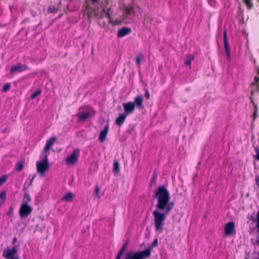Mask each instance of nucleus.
I'll use <instances>...</instances> for the list:
<instances>
[{
  "label": "nucleus",
  "instance_id": "nucleus-1",
  "mask_svg": "<svg viewBox=\"0 0 259 259\" xmlns=\"http://www.w3.org/2000/svg\"><path fill=\"white\" fill-rule=\"evenodd\" d=\"M155 196L157 199V203L155 206L156 209L152 212L154 229L156 232L161 233L166 215L171 210L174 203H168L170 198V194L164 186L158 187Z\"/></svg>",
  "mask_w": 259,
  "mask_h": 259
},
{
  "label": "nucleus",
  "instance_id": "nucleus-2",
  "mask_svg": "<svg viewBox=\"0 0 259 259\" xmlns=\"http://www.w3.org/2000/svg\"><path fill=\"white\" fill-rule=\"evenodd\" d=\"M150 255V249L147 248L145 250L140 251L127 252L123 259H144L145 258L149 257Z\"/></svg>",
  "mask_w": 259,
  "mask_h": 259
},
{
  "label": "nucleus",
  "instance_id": "nucleus-3",
  "mask_svg": "<svg viewBox=\"0 0 259 259\" xmlns=\"http://www.w3.org/2000/svg\"><path fill=\"white\" fill-rule=\"evenodd\" d=\"M49 160L48 154L44 155L43 160L36 162V169L37 172L41 176L49 170Z\"/></svg>",
  "mask_w": 259,
  "mask_h": 259
},
{
  "label": "nucleus",
  "instance_id": "nucleus-4",
  "mask_svg": "<svg viewBox=\"0 0 259 259\" xmlns=\"http://www.w3.org/2000/svg\"><path fill=\"white\" fill-rule=\"evenodd\" d=\"M84 13L88 16V20L91 21V19L94 16H96L98 19H102L103 18V15L102 14H98L96 12L95 9L91 7L90 4L86 1L84 8Z\"/></svg>",
  "mask_w": 259,
  "mask_h": 259
},
{
  "label": "nucleus",
  "instance_id": "nucleus-5",
  "mask_svg": "<svg viewBox=\"0 0 259 259\" xmlns=\"http://www.w3.org/2000/svg\"><path fill=\"white\" fill-rule=\"evenodd\" d=\"M3 256L6 259H19L16 246L5 249L3 252Z\"/></svg>",
  "mask_w": 259,
  "mask_h": 259
},
{
  "label": "nucleus",
  "instance_id": "nucleus-6",
  "mask_svg": "<svg viewBox=\"0 0 259 259\" xmlns=\"http://www.w3.org/2000/svg\"><path fill=\"white\" fill-rule=\"evenodd\" d=\"M80 155V150L79 149H74L72 153L69 155L66 159L65 164L67 165H73L77 161L78 158Z\"/></svg>",
  "mask_w": 259,
  "mask_h": 259
},
{
  "label": "nucleus",
  "instance_id": "nucleus-7",
  "mask_svg": "<svg viewBox=\"0 0 259 259\" xmlns=\"http://www.w3.org/2000/svg\"><path fill=\"white\" fill-rule=\"evenodd\" d=\"M32 211V207L26 203H22L20 206L19 214L21 218H27Z\"/></svg>",
  "mask_w": 259,
  "mask_h": 259
},
{
  "label": "nucleus",
  "instance_id": "nucleus-8",
  "mask_svg": "<svg viewBox=\"0 0 259 259\" xmlns=\"http://www.w3.org/2000/svg\"><path fill=\"white\" fill-rule=\"evenodd\" d=\"M95 114V111L91 108L86 107L83 112H79L78 114V121L81 122L85 120Z\"/></svg>",
  "mask_w": 259,
  "mask_h": 259
},
{
  "label": "nucleus",
  "instance_id": "nucleus-9",
  "mask_svg": "<svg viewBox=\"0 0 259 259\" xmlns=\"http://www.w3.org/2000/svg\"><path fill=\"white\" fill-rule=\"evenodd\" d=\"M57 140V137L53 136L49 138V139L47 141L45 146L43 149L42 154H48V155L49 154V151L52 148Z\"/></svg>",
  "mask_w": 259,
  "mask_h": 259
},
{
  "label": "nucleus",
  "instance_id": "nucleus-10",
  "mask_svg": "<svg viewBox=\"0 0 259 259\" xmlns=\"http://www.w3.org/2000/svg\"><path fill=\"white\" fill-rule=\"evenodd\" d=\"M122 106L124 108L123 113L127 116L132 114L135 110V103L133 102L130 101L127 103H124L122 104Z\"/></svg>",
  "mask_w": 259,
  "mask_h": 259
},
{
  "label": "nucleus",
  "instance_id": "nucleus-11",
  "mask_svg": "<svg viewBox=\"0 0 259 259\" xmlns=\"http://www.w3.org/2000/svg\"><path fill=\"white\" fill-rule=\"evenodd\" d=\"M225 234L226 236H231L235 234V223L233 222H229L225 225Z\"/></svg>",
  "mask_w": 259,
  "mask_h": 259
},
{
  "label": "nucleus",
  "instance_id": "nucleus-12",
  "mask_svg": "<svg viewBox=\"0 0 259 259\" xmlns=\"http://www.w3.org/2000/svg\"><path fill=\"white\" fill-rule=\"evenodd\" d=\"M28 69V68L26 65L19 63L16 65L12 66L11 68L10 72L11 73H14L16 72H21Z\"/></svg>",
  "mask_w": 259,
  "mask_h": 259
},
{
  "label": "nucleus",
  "instance_id": "nucleus-13",
  "mask_svg": "<svg viewBox=\"0 0 259 259\" xmlns=\"http://www.w3.org/2000/svg\"><path fill=\"white\" fill-rule=\"evenodd\" d=\"M223 39H224V47L225 49V52L226 54V56L228 59L230 58L231 57V51L229 47V45L228 41L227 32L226 30H224L223 34Z\"/></svg>",
  "mask_w": 259,
  "mask_h": 259
},
{
  "label": "nucleus",
  "instance_id": "nucleus-14",
  "mask_svg": "<svg viewBox=\"0 0 259 259\" xmlns=\"http://www.w3.org/2000/svg\"><path fill=\"white\" fill-rule=\"evenodd\" d=\"M143 97L141 95H138L134 99L135 107L136 106L138 109H141L144 108L143 105Z\"/></svg>",
  "mask_w": 259,
  "mask_h": 259
},
{
  "label": "nucleus",
  "instance_id": "nucleus-15",
  "mask_svg": "<svg viewBox=\"0 0 259 259\" xmlns=\"http://www.w3.org/2000/svg\"><path fill=\"white\" fill-rule=\"evenodd\" d=\"M131 32V29L130 27H124L119 29L117 32V36L118 37H122L125 35L130 34Z\"/></svg>",
  "mask_w": 259,
  "mask_h": 259
},
{
  "label": "nucleus",
  "instance_id": "nucleus-16",
  "mask_svg": "<svg viewBox=\"0 0 259 259\" xmlns=\"http://www.w3.org/2000/svg\"><path fill=\"white\" fill-rule=\"evenodd\" d=\"M127 115L124 114L123 113L119 114L118 117L115 120V124L118 127H121L124 123Z\"/></svg>",
  "mask_w": 259,
  "mask_h": 259
},
{
  "label": "nucleus",
  "instance_id": "nucleus-17",
  "mask_svg": "<svg viewBox=\"0 0 259 259\" xmlns=\"http://www.w3.org/2000/svg\"><path fill=\"white\" fill-rule=\"evenodd\" d=\"M108 131H109V125H108V124H107L104 126V130L101 131L100 133V135H99V140L101 142H103L105 140L106 136H107V135L108 132Z\"/></svg>",
  "mask_w": 259,
  "mask_h": 259
},
{
  "label": "nucleus",
  "instance_id": "nucleus-18",
  "mask_svg": "<svg viewBox=\"0 0 259 259\" xmlns=\"http://www.w3.org/2000/svg\"><path fill=\"white\" fill-rule=\"evenodd\" d=\"M113 12V11L111 9V8H103L102 10V12L101 14L103 15V17H104V14L105 15V17H107L109 19V22L111 23V18L110 17V14Z\"/></svg>",
  "mask_w": 259,
  "mask_h": 259
},
{
  "label": "nucleus",
  "instance_id": "nucleus-19",
  "mask_svg": "<svg viewBox=\"0 0 259 259\" xmlns=\"http://www.w3.org/2000/svg\"><path fill=\"white\" fill-rule=\"evenodd\" d=\"M128 241H126L123 243L122 245L121 248L120 249L119 251H118L115 259H120L121 257L124 252V251L126 250L127 246L128 245Z\"/></svg>",
  "mask_w": 259,
  "mask_h": 259
},
{
  "label": "nucleus",
  "instance_id": "nucleus-20",
  "mask_svg": "<svg viewBox=\"0 0 259 259\" xmlns=\"http://www.w3.org/2000/svg\"><path fill=\"white\" fill-rule=\"evenodd\" d=\"M73 195L72 192H69L66 193L62 198V201L67 202H71L72 201Z\"/></svg>",
  "mask_w": 259,
  "mask_h": 259
},
{
  "label": "nucleus",
  "instance_id": "nucleus-21",
  "mask_svg": "<svg viewBox=\"0 0 259 259\" xmlns=\"http://www.w3.org/2000/svg\"><path fill=\"white\" fill-rule=\"evenodd\" d=\"M124 11L125 12V15L126 16H128L134 13V9L133 6H130L124 8Z\"/></svg>",
  "mask_w": 259,
  "mask_h": 259
},
{
  "label": "nucleus",
  "instance_id": "nucleus-22",
  "mask_svg": "<svg viewBox=\"0 0 259 259\" xmlns=\"http://www.w3.org/2000/svg\"><path fill=\"white\" fill-rule=\"evenodd\" d=\"M120 170V166L117 160H114L113 162V171L116 174L119 172Z\"/></svg>",
  "mask_w": 259,
  "mask_h": 259
},
{
  "label": "nucleus",
  "instance_id": "nucleus-23",
  "mask_svg": "<svg viewBox=\"0 0 259 259\" xmlns=\"http://www.w3.org/2000/svg\"><path fill=\"white\" fill-rule=\"evenodd\" d=\"M6 200V192L5 190L2 191L0 193V206L4 203Z\"/></svg>",
  "mask_w": 259,
  "mask_h": 259
},
{
  "label": "nucleus",
  "instance_id": "nucleus-24",
  "mask_svg": "<svg viewBox=\"0 0 259 259\" xmlns=\"http://www.w3.org/2000/svg\"><path fill=\"white\" fill-rule=\"evenodd\" d=\"M31 201V198L30 194L28 192H26L24 194V197L22 203H26L28 204Z\"/></svg>",
  "mask_w": 259,
  "mask_h": 259
},
{
  "label": "nucleus",
  "instance_id": "nucleus-25",
  "mask_svg": "<svg viewBox=\"0 0 259 259\" xmlns=\"http://www.w3.org/2000/svg\"><path fill=\"white\" fill-rule=\"evenodd\" d=\"M24 167V162L22 161H19L17 162L16 164V168L17 171H21Z\"/></svg>",
  "mask_w": 259,
  "mask_h": 259
},
{
  "label": "nucleus",
  "instance_id": "nucleus-26",
  "mask_svg": "<svg viewBox=\"0 0 259 259\" xmlns=\"http://www.w3.org/2000/svg\"><path fill=\"white\" fill-rule=\"evenodd\" d=\"M194 58L192 55H188L185 62L187 66H191V62L194 60Z\"/></svg>",
  "mask_w": 259,
  "mask_h": 259
},
{
  "label": "nucleus",
  "instance_id": "nucleus-27",
  "mask_svg": "<svg viewBox=\"0 0 259 259\" xmlns=\"http://www.w3.org/2000/svg\"><path fill=\"white\" fill-rule=\"evenodd\" d=\"M35 178V175H34L32 177L31 179L29 180V183H28V180H26L24 184V189H25V187H26V188H27L29 187L30 186H31L32 184L33 181L34 180Z\"/></svg>",
  "mask_w": 259,
  "mask_h": 259
},
{
  "label": "nucleus",
  "instance_id": "nucleus-28",
  "mask_svg": "<svg viewBox=\"0 0 259 259\" xmlns=\"http://www.w3.org/2000/svg\"><path fill=\"white\" fill-rule=\"evenodd\" d=\"M243 3L246 6L248 10H251L253 8V4L251 0H243Z\"/></svg>",
  "mask_w": 259,
  "mask_h": 259
},
{
  "label": "nucleus",
  "instance_id": "nucleus-29",
  "mask_svg": "<svg viewBox=\"0 0 259 259\" xmlns=\"http://www.w3.org/2000/svg\"><path fill=\"white\" fill-rule=\"evenodd\" d=\"M100 189L98 185H96L94 193L95 195V197L99 199H100V198H101V196L100 195Z\"/></svg>",
  "mask_w": 259,
  "mask_h": 259
},
{
  "label": "nucleus",
  "instance_id": "nucleus-30",
  "mask_svg": "<svg viewBox=\"0 0 259 259\" xmlns=\"http://www.w3.org/2000/svg\"><path fill=\"white\" fill-rule=\"evenodd\" d=\"M41 90L38 89L31 95L30 98L31 99H34L35 98H36L38 96L40 95L41 94Z\"/></svg>",
  "mask_w": 259,
  "mask_h": 259
},
{
  "label": "nucleus",
  "instance_id": "nucleus-31",
  "mask_svg": "<svg viewBox=\"0 0 259 259\" xmlns=\"http://www.w3.org/2000/svg\"><path fill=\"white\" fill-rule=\"evenodd\" d=\"M58 11V9L55 6H50L48 8L49 13H55Z\"/></svg>",
  "mask_w": 259,
  "mask_h": 259
},
{
  "label": "nucleus",
  "instance_id": "nucleus-32",
  "mask_svg": "<svg viewBox=\"0 0 259 259\" xmlns=\"http://www.w3.org/2000/svg\"><path fill=\"white\" fill-rule=\"evenodd\" d=\"M142 58H144V56L141 54H138L136 57V63L139 67L141 66V60Z\"/></svg>",
  "mask_w": 259,
  "mask_h": 259
},
{
  "label": "nucleus",
  "instance_id": "nucleus-33",
  "mask_svg": "<svg viewBox=\"0 0 259 259\" xmlns=\"http://www.w3.org/2000/svg\"><path fill=\"white\" fill-rule=\"evenodd\" d=\"M11 85L10 83H6L3 87L2 91L3 92H6L8 91L11 88Z\"/></svg>",
  "mask_w": 259,
  "mask_h": 259
},
{
  "label": "nucleus",
  "instance_id": "nucleus-34",
  "mask_svg": "<svg viewBox=\"0 0 259 259\" xmlns=\"http://www.w3.org/2000/svg\"><path fill=\"white\" fill-rule=\"evenodd\" d=\"M7 180V176L5 175L0 177V186L5 183Z\"/></svg>",
  "mask_w": 259,
  "mask_h": 259
},
{
  "label": "nucleus",
  "instance_id": "nucleus-35",
  "mask_svg": "<svg viewBox=\"0 0 259 259\" xmlns=\"http://www.w3.org/2000/svg\"><path fill=\"white\" fill-rule=\"evenodd\" d=\"M158 244V239L156 238L155 239L153 243H152L150 247H148V248H150V250L151 251L152 249L155 246H157Z\"/></svg>",
  "mask_w": 259,
  "mask_h": 259
},
{
  "label": "nucleus",
  "instance_id": "nucleus-36",
  "mask_svg": "<svg viewBox=\"0 0 259 259\" xmlns=\"http://www.w3.org/2000/svg\"><path fill=\"white\" fill-rule=\"evenodd\" d=\"M256 222V228L259 229V210L256 213V220L255 221Z\"/></svg>",
  "mask_w": 259,
  "mask_h": 259
},
{
  "label": "nucleus",
  "instance_id": "nucleus-37",
  "mask_svg": "<svg viewBox=\"0 0 259 259\" xmlns=\"http://www.w3.org/2000/svg\"><path fill=\"white\" fill-rule=\"evenodd\" d=\"M145 97L147 99H149V98H150V94H149V92L148 91V90L147 89H145Z\"/></svg>",
  "mask_w": 259,
  "mask_h": 259
},
{
  "label": "nucleus",
  "instance_id": "nucleus-38",
  "mask_svg": "<svg viewBox=\"0 0 259 259\" xmlns=\"http://www.w3.org/2000/svg\"><path fill=\"white\" fill-rule=\"evenodd\" d=\"M254 108H253V112H258V107L256 104H255L253 105Z\"/></svg>",
  "mask_w": 259,
  "mask_h": 259
},
{
  "label": "nucleus",
  "instance_id": "nucleus-39",
  "mask_svg": "<svg viewBox=\"0 0 259 259\" xmlns=\"http://www.w3.org/2000/svg\"><path fill=\"white\" fill-rule=\"evenodd\" d=\"M252 115L253 116V121H255L257 116V112H253Z\"/></svg>",
  "mask_w": 259,
  "mask_h": 259
},
{
  "label": "nucleus",
  "instance_id": "nucleus-40",
  "mask_svg": "<svg viewBox=\"0 0 259 259\" xmlns=\"http://www.w3.org/2000/svg\"><path fill=\"white\" fill-rule=\"evenodd\" d=\"M17 241V239L16 237L13 238V241H12V244L14 245V246H16L15 244Z\"/></svg>",
  "mask_w": 259,
  "mask_h": 259
},
{
  "label": "nucleus",
  "instance_id": "nucleus-41",
  "mask_svg": "<svg viewBox=\"0 0 259 259\" xmlns=\"http://www.w3.org/2000/svg\"><path fill=\"white\" fill-rule=\"evenodd\" d=\"M249 100H250L251 103H252L253 105L255 104L254 102L253 98L252 97H250L249 98Z\"/></svg>",
  "mask_w": 259,
  "mask_h": 259
},
{
  "label": "nucleus",
  "instance_id": "nucleus-42",
  "mask_svg": "<svg viewBox=\"0 0 259 259\" xmlns=\"http://www.w3.org/2000/svg\"><path fill=\"white\" fill-rule=\"evenodd\" d=\"M254 80H255L256 83H258L259 82V77L255 76Z\"/></svg>",
  "mask_w": 259,
  "mask_h": 259
},
{
  "label": "nucleus",
  "instance_id": "nucleus-43",
  "mask_svg": "<svg viewBox=\"0 0 259 259\" xmlns=\"http://www.w3.org/2000/svg\"><path fill=\"white\" fill-rule=\"evenodd\" d=\"M93 4L97 3L99 0H90Z\"/></svg>",
  "mask_w": 259,
  "mask_h": 259
},
{
  "label": "nucleus",
  "instance_id": "nucleus-44",
  "mask_svg": "<svg viewBox=\"0 0 259 259\" xmlns=\"http://www.w3.org/2000/svg\"><path fill=\"white\" fill-rule=\"evenodd\" d=\"M256 183L257 186L259 187V177L256 180Z\"/></svg>",
  "mask_w": 259,
  "mask_h": 259
},
{
  "label": "nucleus",
  "instance_id": "nucleus-45",
  "mask_svg": "<svg viewBox=\"0 0 259 259\" xmlns=\"http://www.w3.org/2000/svg\"><path fill=\"white\" fill-rule=\"evenodd\" d=\"M251 96H253L254 95V91H251Z\"/></svg>",
  "mask_w": 259,
  "mask_h": 259
},
{
  "label": "nucleus",
  "instance_id": "nucleus-46",
  "mask_svg": "<svg viewBox=\"0 0 259 259\" xmlns=\"http://www.w3.org/2000/svg\"><path fill=\"white\" fill-rule=\"evenodd\" d=\"M13 211V208H12V207H11V208H10V212H11V211Z\"/></svg>",
  "mask_w": 259,
  "mask_h": 259
},
{
  "label": "nucleus",
  "instance_id": "nucleus-47",
  "mask_svg": "<svg viewBox=\"0 0 259 259\" xmlns=\"http://www.w3.org/2000/svg\"><path fill=\"white\" fill-rule=\"evenodd\" d=\"M253 61H254V63H256V60H254Z\"/></svg>",
  "mask_w": 259,
  "mask_h": 259
}]
</instances>
